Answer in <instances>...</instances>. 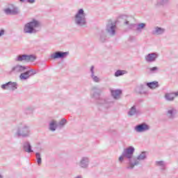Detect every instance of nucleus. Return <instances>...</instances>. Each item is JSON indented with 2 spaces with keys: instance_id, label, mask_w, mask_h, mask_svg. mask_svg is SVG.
<instances>
[{
  "instance_id": "obj_19",
  "label": "nucleus",
  "mask_w": 178,
  "mask_h": 178,
  "mask_svg": "<svg viewBox=\"0 0 178 178\" xmlns=\"http://www.w3.org/2000/svg\"><path fill=\"white\" fill-rule=\"evenodd\" d=\"M137 115H140V110L137 109V106L134 105L129 108L128 116H137Z\"/></svg>"
},
{
  "instance_id": "obj_17",
  "label": "nucleus",
  "mask_w": 178,
  "mask_h": 178,
  "mask_svg": "<svg viewBox=\"0 0 178 178\" xmlns=\"http://www.w3.org/2000/svg\"><path fill=\"white\" fill-rule=\"evenodd\" d=\"M102 90L98 86H93L92 88L91 97L95 99H99V95H101Z\"/></svg>"
},
{
  "instance_id": "obj_37",
  "label": "nucleus",
  "mask_w": 178,
  "mask_h": 178,
  "mask_svg": "<svg viewBox=\"0 0 178 178\" xmlns=\"http://www.w3.org/2000/svg\"><path fill=\"white\" fill-rule=\"evenodd\" d=\"M148 70L149 73L154 74V73H156V72L159 70V68L158 67H153L148 68Z\"/></svg>"
},
{
  "instance_id": "obj_1",
  "label": "nucleus",
  "mask_w": 178,
  "mask_h": 178,
  "mask_svg": "<svg viewBox=\"0 0 178 178\" xmlns=\"http://www.w3.org/2000/svg\"><path fill=\"white\" fill-rule=\"evenodd\" d=\"M74 22L77 27L87 26V14L84 9L80 8L74 16Z\"/></svg>"
},
{
  "instance_id": "obj_26",
  "label": "nucleus",
  "mask_w": 178,
  "mask_h": 178,
  "mask_svg": "<svg viewBox=\"0 0 178 178\" xmlns=\"http://www.w3.org/2000/svg\"><path fill=\"white\" fill-rule=\"evenodd\" d=\"M155 165L156 166H159L161 170H165L166 168V163L163 161H156Z\"/></svg>"
},
{
  "instance_id": "obj_10",
  "label": "nucleus",
  "mask_w": 178,
  "mask_h": 178,
  "mask_svg": "<svg viewBox=\"0 0 178 178\" xmlns=\"http://www.w3.org/2000/svg\"><path fill=\"white\" fill-rule=\"evenodd\" d=\"M17 83L16 82L9 81L1 86L2 90H8L9 91H15L17 90Z\"/></svg>"
},
{
  "instance_id": "obj_7",
  "label": "nucleus",
  "mask_w": 178,
  "mask_h": 178,
  "mask_svg": "<svg viewBox=\"0 0 178 178\" xmlns=\"http://www.w3.org/2000/svg\"><path fill=\"white\" fill-rule=\"evenodd\" d=\"M147 159V153L145 152H142L140 154H139L137 158L133 159V163L131 164V166H127V169H134V166H138V165H140V161H144Z\"/></svg>"
},
{
  "instance_id": "obj_28",
  "label": "nucleus",
  "mask_w": 178,
  "mask_h": 178,
  "mask_svg": "<svg viewBox=\"0 0 178 178\" xmlns=\"http://www.w3.org/2000/svg\"><path fill=\"white\" fill-rule=\"evenodd\" d=\"M147 87H149V88H157V87H159V85L158 83V81H153V82H149L146 83Z\"/></svg>"
},
{
  "instance_id": "obj_13",
  "label": "nucleus",
  "mask_w": 178,
  "mask_h": 178,
  "mask_svg": "<svg viewBox=\"0 0 178 178\" xmlns=\"http://www.w3.org/2000/svg\"><path fill=\"white\" fill-rule=\"evenodd\" d=\"M165 115L168 119L173 120L176 118V115H177V109L173 106H170L168 108Z\"/></svg>"
},
{
  "instance_id": "obj_43",
  "label": "nucleus",
  "mask_w": 178,
  "mask_h": 178,
  "mask_svg": "<svg viewBox=\"0 0 178 178\" xmlns=\"http://www.w3.org/2000/svg\"><path fill=\"white\" fill-rule=\"evenodd\" d=\"M74 178H83V175H77Z\"/></svg>"
},
{
  "instance_id": "obj_40",
  "label": "nucleus",
  "mask_w": 178,
  "mask_h": 178,
  "mask_svg": "<svg viewBox=\"0 0 178 178\" xmlns=\"http://www.w3.org/2000/svg\"><path fill=\"white\" fill-rule=\"evenodd\" d=\"M124 158H126V157L124 156H123V153H122V155L119 157L120 162L124 161Z\"/></svg>"
},
{
  "instance_id": "obj_42",
  "label": "nucleus",
  "mask_w": 178,
  "mask_h": 178,
  "mask_svg": "<svg viewBox=\"0 0 178 178\" xmlns=\"http://www.w3.org/2000/svg\"><path fill=\"white\" fill-rule=\"evenodd\" d=\"M174 95H175V97H178V91L174 92Z\"/></svg>"
},
{
  "instance_id": "obj_34",
  "label": "nucleus",
  "mask_w": 178,
  "mask_h": 178,
  "mask_svg": "<svg viewBox=\"0 0 178 178\" xmlns=\"http://www.w3.org/2000/svg\"><path fill=\"white\" fill-rule=\"evenodd\" d=\"M33 111H34V108L32 106H29L24 109V113L25 115H31Z\"/></svg>"
},
{
  "instance_id": "obj_22",
  "label": "nucleus",
  "mask_w": 178,
  "mask_h": 178,
  "mask_svg": "<svg viewBox=\"0 0 178 178\" xmlns=\"http://www.w3.org/2000/svg\"><path fill=\"white\" fill-rule=\"evenodd\" d=\"M165 31H166L165 29L159 26H155L152 33L154 35H162Z\"/></svg>"
},
{
  "instance_id": "obj_38",
  "label": "nucleus",
  "mask_w": 178,
  "mask_h": 178,
  "mask_svg": "<svg viewBox=\"0 0 178 178\" xmlns=\"http://www.w3.org/2000/svg\"><path fill=\"white\" fill-rule=\"evenodd\" d=\"M94 69H95V67H94V65H92L90 67V76L92 75H95V72L94 71Z\"/></svg>"
},
{
  "instance_id": "obj_27",
  "label": "nucleus",
  "mask_w": 178,
  "mask_h": 178,
  "mask_svg": "<svg viewBox=\"0 0 178 178\" xmlns=\"http://www.w3.org/2000/svg\"><path fill=\"white\" fill-rule=\"evenodd\" d=\"M145 88H147V85L140 84L139 86L136 88V90H138L139 94H147V92L144 91Z\"/></svg>"
},
{
  "instance_id": "obj_11",
  "label": "nucleus",
  "mask_w": 178,
  "mask_h": 178,
  "mask_svg": "<svg viewBox=\"0 0 178 178\" xmlns=\"http://www.w3.org/2000/svg\"><path fill=\"white\" fill-rule=\"evenodd\" d=\"M106 31H107L108 34L111 37L116 35V24L113 22H108L106 27Z\"/></svg>"
},
{
  "instance_id": "obj_12",
  "label": "nucleus",
  "mask_w": 178,
  "mask_h": 178,
  "mask_svg": "<svg viewBox=\"0 0 178 178\" xmlns=\"http://www.w3.org/2000/svg\"><path fill=\"white\" fill-rule=\"evenodd\" d=\"M151 129L149 125L147 124V123L143 122L142 124H138L135 127V131L137 133H144L145 131H148Z\"/></svg>"
},
{
  "instance_id": "obj_30",
  "label": "nucleus",
  "mask_w": 178,
  "mask_h": 178,
  "mask_svg": "<svg viewBox=\"0 0 178 178\" xmlns=\"http://www.w3.org/2000/svg\"><path fill=\"white\" fill-rule=\"evenodd\" d=\"M67 123V120L66 119L63 118L57 124L58 129H63L65 125Z\"/></svg>"
},
{
  "instance_id": "obj_24",
  "label": "nucleus",
  "mask_w": 178,
  "mask_h": 178,
  "mask_svg": "<svg viewBox=\"0 0 178 178\" xmlns=\"http://www.w3.org/2000/svg\"><path fill=\"white\" fill-rule=\"evenodd\" d=\"M57 129H58V122H56V120H52L49 123V130L50 131H56Z\"/></svg>"
},
{
  "instance_id": "obj_39",
  "label": "nucleus",
  "mask_w": 178,
  "mask_h": 178,
  "mask_svg": "<svg viewBox=\"0 0 178 178\" xmlns=\"http://www.w3.org/2000/svg\"><path fill=\"white\" fill-rule=\"evenodd\" d=\"M20 2H26V0H19ZM28 3H34L35 2V0H26Z\"/></svg>"
},
{
  "instance_id": "obj_15",
  "label": "nucleus",
  "mask_w": 178,
  "mask_h": 178,
  "mask_svg": "<svg viewBox=\"0 0 178 178\" xmlns=\"http://www.w3.org/2000/svg\"><path fill=\"white\" fill-rule=\"evenodd\" d=\"M79 166L82 169H88V166H90V158L88 156L81 157Z\"/></svg>"
},
{
  "instance_id": "obj_45",
  "label": "nucleus",
  "mask_w": 178,
  "mask_h": 178,
  "mask_svg": "<svg viewBox=\"0 0 178 178\" xmlns=\"http://www.w3.org/2000/svg\"><path fill=\"white\" fill-rule=\"evenodd\" d=\"M177 8H178V5H177Z\"/></svg>"
},
{
  "instance_id": "obj_20",
  "label": "nucleus",
  "mask_w": 178,
  "mask_h": 178,
  "mask_svg": "<svg viewBox=\"0 0 178 178\" xmlns=\"http://www.w3.org/2000/svg\"><path fill=\"white\" fill-rule=\"evenodd\" d=\"M23 149L25 152H27L28 154H31V152H34L32 149L31 144L29 141L24 142Z\"/></svg>"
},
{
  "instance_id": "obj_32",
  "label": "nucleus",
  "mask_w": 178,
  "mask_h": 178,
  "mask_svg": "<svg viewBox=\"0 0 178 178\" xmlns=\"http://www.w3.org/2000/svg\"><path fill=\"white\" fill-rule=\"evenodd\" d=\"M126 73L127 72L125 70H118L115 72L114 76L115 77H120V76H123V74H126Z\"/></svg>"
},
{
  "instance_id": "obj_14",
  "label": "nucleus",
  "mask_w": 178,
  "mask_h": 178,
  "mask_svg": "<svg viewBox=\"0 0 178 178\" xmlns=\"http://www.w3.org/2000/svg\"><path fill=\"white\" fill-rule=\"evenodd\" d=\"M69 55L67 51H56L51 55V59H63Z\"/></svg>"
},
{
  "instance_id": "obj_6",
  "label": "nucleus",
  "mask_w": 178,
  "mask_h": 178,
  "mask_svg": "<svg viewBox=\"0 0 178 178\" xmlns=\"http://www.w3.org/2000/svg\"><path fill=\"white\" fill-rule=\"evenodd\" d=\"M37 59V57L34 55H27V54H19L15 58V62H34Z\"/></svg>"
},
{
  "instance_id": "obj_31",
  "label": "nucleus",
  "mask_w": 178,
  "mask_h": 178,
  "mask_svg": "<svg viewBox=\"0 0 178 178\" xmlns=\"http://www.w3.org/2000/svg\"><path fill=\"white\" fill-rule=\"evenodd\" d=\"M36 161L38 166H41L42 163V159L41 158V154L40 152L35 153Z\"/></svg>"
},
{
  "instance_id": "obj_33",
  "label": "nucleus",
  "mask_w": 178,
  "mask_h": 178,
  "mask_svg": "<svg viewBox=\"0 0 178 178\" xmlns=\"http://www.w3.org/2000/svg\"><path fill=\"white\" fill-rule=\"evenodd\" d=\"M146 26L147 25L145 23L138 24L137 28H136V31H139L140 33H141V31H143V29H145Z\"/></svg>"
},
{
  "instance_id": "obj_44",
  "label": "nucleus",
  "mask_w": 178,
  "mask_h": 178,
  "mask_svg": "<svg viewBox=\"0 0 178 178\" xmlns=\"http://www.w3.org/2000/svg\"><path fill=\"white\" fill-rule=\"evenodd\" d=\"M0 178H3V176H2L1 175H0Z\"/></svg>"
},
{
  "instance_id": "obj_29",
  "label": "nucleus",
  "mask_w": 178,
  "mask_h": 178,
  "mask_svg": "<svg viewBox=\"0 0 178 178\" xmlns=\"http://www.w3.org/2000/svg\"><path fill=\"white\" fill-rule=\"evenodd\" d=\"M170 2V0H158L155 4L156 6H165Z\"/></svg>"
},
{
  "instance_id": "obj_8",
  "label": "nucleus",
  "mask_w": 178,
  "mask_h": 178,
  "mask_svg": "<svg viewBox=\"0 0 178 178\" xmlns=\"http://www.w3.org/2000/svg\"><path fill=\"white\" fill-rule=\"evenodd\" d=\"M34 74H37V70L31 69L30 67H29L28 70L19 75V80H29V79L32 76H34Z\"/></svg>"
},
{
  "instance_id": "obj_2",
  "label": "nucleus",
  "mask_w": 178,
  "mask_h": 178,
  "mask_svg": "<svg viewBox=\"0 0 178 178\" xmlns=\"http://www.w3.org/2000/svg\"><path fill=\"white\" fill-rule=\"evenodd\" d=\"M39 27H41V23L37 19H33L24 25V33L25 34H35L40 31V30H37Z\"/></svg>"
},
{
  "instance_id": "obj_41",
  "label": "nucleus",
  "mask_w": 178,
  "mask_h": 178,
  "mask_svg": "<svg viewBox=\"0 0 178 178\" xmlns=\"http://www.w3.org/2000/svg\"><path fill=\"white\" fill-rule=\"evenodd\" d=\"M5 35V31L3 29L0 30V37Z\"/></svg>"
},
{
  "instance_id": "obj_3",
  "label": "nucleus",
  "mask_w": 178,
  "mask_h": 178,
  "mask_svg": "<svg viewBox=\"0 0 178 178\" xmlns=\"http://www.w3.org/2000/svg\"><path fill=\"white\" fill-rule=\"evenodd\" d=\"M30 134H31V129L29 124L26 123H21L19 124L15 133V136L26 138L27 137H30Z\"/></svg>"
},
{
  "instance_id": "obj_23",
  "label": "nucleus",
  "mask_w": 178,
  "mask_h": 178,
  "mask_svg": "<svg viewBox=\"0 0 178 178\" xmlns=\"http://www.w3.org/2000/svg\"><path fill=\"white\" fill-rule=\"evenodd\" d=\"M164 98L166 101L168 102H173L175 101V99L176 98L175 96L174 92H167L164 95Z\"/></svg>"
},
{
  "instance_id": "obj_21",
  "label": "nucleus",
  "mask_w": 178,
  "mask_h": 178,
  "mask_svg": "<svg viewBox=\"0 0 178 178\" xmlns=\"http://www.w3.org/2000/svg\"><path fill=\"white\" fill-rule=\"evenodd\" d=\"M4 12L6 15H19V13H20V11L19 10V8L17 7H15L13 9L6 8L4 10Z\"/></svg>"
},
{
  "instance_id": "obj_9",
  "label": "nucleus",
  "mask_w": 178,
  "mask_h": 178,
  "mask_svg": "<svg viewBox=\"0 0 178 178\" xmlns=\"http://www.w3.org/2000/svg\"><path fill=\"white\" fill-rule=\"evenodd\" d=\"M98 102L100 105H102V106L106 109L113 106V104H115V102L112 98L99 99Z\"/></svg>"
},
{
  "instance_id": "obj_36",
  "label": "nucleus",
  "mask_w": 178,
  "mask_h": 178,
  "mask_svg": "<svg viewBox=\"0 0 178 178\" xmlns=\"http://www.w3.org/2000/svg\"><path fill=\"white\" fill-rule=\"evenodd\" d=\"M90 77L94 83H99L101 81V79H99V77H98L95 74L90 76Z\"/></svg>"
},
{
  "instance_id": "obj_16",
  "label": "nucleus",
  "mask_w": 178,
  "mask_h": 178,
  "mask_svg": "<svg viewBox=\"0 0 178 178\" xmlns=\"http://www.w3.org/2000/svg\"><path fill=\"white\" fill-rule=\"evenodd\" d=\"M159 56V55L156 53H150L145 56V59L147 63H152L158 59Z\"/></svg>"
},
{
  "instance_id": "obj_35",
  "label": "nucleus",
  "mask_w": 178,
  "mask_h": 178,
  "mask_svg": "<svg viewBox=\"0 0 178 178\" xmlns=\"http://www.w3.org/2000/svg\"><path fill=\"white\" fill-rule=\"evenodd\" d=\"M106 40V35L105 34V31H102L100 33V41H102V42H105Z\"/></svg>"
},
{
  "instance_id": "obj_4",
  "label": "nucleus",
  "mask_w": 178,
  "mask_h": 178,
  "mask_svg": "<svg viewBox=\"0 0 178 178\" xmlns=\"http://www.w3.org/2000/svg\"><path fill=\"white\" fill-rule=\"evenodd\" d=\"M135 151L136 149H134V147L129 146L127 149H124L122 152L123 156L127 158V159L129 161V165L128 166H131V165H133V159H134V155Z\"/></svg>"
},
{
  "instance_id": "obj_5",
  "label": "nucleus",
  "mask_w": 178,
  "mask_h": 178,
  "mask_svg": "<svg viewBox=\"0 0 178 178\" xmlns=\"http://www.w3.org/2000/svg\"><path fill=\"white\" fill-rule=\"evenodd\" d=\"M26 70H29V66L23 65L22 64H16L11 67L10 73L15 74L16 76L20 75Z\"/></svg>"
},
{
  "instance_id": "obj_18",
  "label": "nucleus",
  "mask_w": 178,
  "mask_h": 178,
  "mask_svg": "<svg viewBox=\"0 0 178 178\" xmlns=\"http://www.w3.org/2000/svg\"><path fill=\"white\" fill-rule=\"evenodd\" d=\"M110 92L113 99H120V96L122 95V90L111 88Z\"/></svg>"
},
{
  "instance_id": "obj_25",
  "label": "nucleus",
  "mask_w": 178,
  "mask_h": 178,
  "mask_svg": "<svg viewBox=\"0 0 178 178\" xmlns=\"http://www.w3.org/2000/svg\"><path fill=\"white\" fill-rule=\"evenodd\" d=\"M123 19H126L125 21L124 22V26H127L128 29H133L136 24L133 23H130V21L129 20V17L127 16H124Z\"/></svg>"
}]
</instances>
